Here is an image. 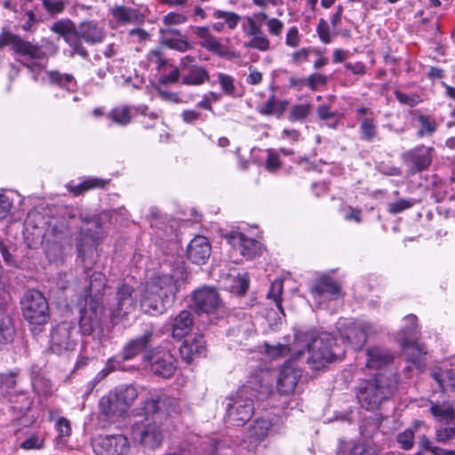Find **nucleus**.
<instances>
[{
    "mask_svg": "<svg viewBox=\"0 0 455 455\" xmlns=\"http://www.w3.org/2000/svg\"><path fill=\"white\" fill-rule=\"evenodd\" d=\"M272 390L261 372L250 377L245 385L241 387L235 395L228 398L226 420L231 425L243 426L250 420L254 413L253 399H261Z\"/></svg>",
    "mask_w": 455,
    "mask_h": 455,
    "instance_id": "nucleus-1",
    "label": "nucleus"
},
{
    "mask_svg": "<svg viewBox=\"0 0 455 455\" xmlns=\"http://www.w3.org/2000/svg\"><path fill=\"white\" fill-rule=\"evenodd\" d=\"M294 354L313 370H319L339 356L334 338L328 332L295 334Z\"/></svg>",
    "mask_w": 455,
    "mask_h": 455,
    "instance_id": "nucleus-2",
    "label": "nucleus"
},
{
    "mask_svg": "<svg viewBox=\"0 0 455 455\" xmlns=\"http://www.w3.org/2000/svg\"><path fill=\"white\" fill-rule=\"evenodd\" d=\"M178 291V281L172 275H156L141 289L140 307L146 314L162 315L172 304Z\"/></svg>",
    "mask_w": 455,
    "mask_h": 455,
    "instance_id": "nucleus-3",
    "label": "nucleus"
},
{
    "mask_svg": "<svg viewBox=\"0 0 455 455\" xmlns=\"http://www.w3.org/2000/svg\"><path fill=\"white\" fill-rule=\"evenodd\" d=\"M51 29L64 38L72 48V54L83 58H87L88 52L82 44V39L87 44H95L102 42L105 36L103 28L93 21H83L76 27L71 20H62L55 22Z\"/></svg>",
    "mask_w": 455,
    "mask_h": 455,
    "instance_id": "nucleus-4",
    "label": "nucleus"
},
{
    "mask_svg": "<svg viewBox=\"0 0 455 455\" xmlns=\"http://www.w3.org/2000/svg\"><path fill=\"white\" fill-rule=\"evenodd\" d=\"M397 384L396 374L379 373L374 379L362 383L357 393L358 401L366 410H375L383 401L391 397Z\"/></svg>",
    "mask_w": 455,
    "mask_h": 455,
    "instance_id": "nucleus-5",
    "label": "nucleus"
},
{
    "mask_svg": "<svg viewBox=\"0 0 455 455\" xmlns=\"http://www.w3.org/2000/svg\"><path fill=\"white\" fill-rule=\"evenodd\" d=\"M79 331L84 336L102 341L105 337V311L100 302L92 297H87L79 303Z\"/></svg>",
    "mask_w": 455,
    "mask_h": 455,
    "instance_id": "nucleus-6",
    "label": "nucleus"
},
{
    "mask_svg": "<svg viewBox=\"0 0 455 455\" xmlns=\"http://www.w3.org/2000/svg\"><path fill=\"white\" fill-rule=\"evenodd\" d=\"M82 225L80 227V235L77 238L78 257L84 263V267L91 263L89 258L94 255L95 246L103 237V231L100 219L96 216L80 217Z\"/></svg>",
    "mask_w": 455,
    "mask_h": 455,
    "instance_id": "nucleus-7",
    "label": "nucleus"
},
{
    "mask_svg": "<svg viewBox=\"0 0 455 455\" xmlns=\"http://www.w3.org/2000/svg\"><path fill=\"white\" fill-rule=\"evenodd\" d=\"M336 328L342 341L355 350L361 349L368 336L375 332V328L371 323L353 318L339 319Z\"/></svg>",
    "mask_w": 455,
    "mask_h": 455,
    "instance_id": "nucleus-8",
    "label": "nucleus"
},
{
    "mask_svg": "<svg viewBox=\"0 0 455 455\" xmlns=\"http://www.w3.org/2000/svg\"><path fill=\"white\" fill-rule=\"evenodd\" d=\"M132 439L149 450L159 448L164 438V429L161 422L151 420L148 417L136 421L132 426Z\"/></svg>",
    "mask_w": 455,
    "mask_h": 455,
    "instance_id": "nucleus-9",
    "label": "nucleus"
},
{
    "mask_svg": "<svg viewBox=\"0 0 455 455\" xmlns=\"http://www.w3.org/2000/svg\"><path fill=\"white\" fill-rule=\"evenodd\" d=\"M6 45H11L15 54L31 61V63L23 62L27 68L28 65L33 67L39 66L36 61L45 57V52L40 45L27 41L19 35L12 32H4L0 36V47Z\"/></svg>",
    "mask_w": 455,
    "mask_h": 455,
    "instance_id": "nucleus-10",
    "label": "nucleus"
},
{
    "mask_svg": "<svg viewBox=\"0 0 455 455\" xmlns=\"http://www.w3.org/2000/svg\"><path fill=\"white\" fill-rule=\"evenodd\" d=\"M22 313L31 324H44L49 318V307L44 295L36 290L26 292L22 301Z\"/></svg>",
    "mask_w": 455,
    "mask_h": 455,
    "instance_id": "nucleus-11",
    "label": "nucleus"
},
{
    "mask_svg": "<svg viewBox=\"0 0 455 455\" xmlns=\"http://www.w3.org/2000/svg\"><path fill=\"white\" fill-rule=\"evenodd\" d=\"M137 295L132 286L123 283L118 286L116 302L110 307V319L114 324L123 320L126 315L135 311Z\"/></svg>",
    "mask_w": 455,
    "mask_h": 455,
    "instance_id": "nucleus-12",
    "label": "nucleus"
},
{
    "mask_svg": "<svg viewBox=\"0 0 455 455\" xmlns=\"http://www.w3.org/2000/svg\"><path fill=\"white\" fill-rule=\"evenodd\" d=\"M434 148L425 145L416 146L403 154L401 158L411 174H416L427 170L432 164Z\"/></svg>",
    "mask_w": 455,
    "mask_h": 455,
    "instance_id": "nucleus-13",
    "label": "nucleus"
},
{
    "mask_svg": "<svg viewBox=\"0 0 455 455\" xmlns=\"http://www.w3.org/2000/svg\"><path fill=\"white\" fill-rule=\"evenodd\" d=\"M28 68L33 74L35 81L48 83L68 92H75L77 88L76 81L71 74L60 73L57 70L46 71L42 66L28 65Z\"/></svg>",
    "mask_w": 455,
    "mask_h": 455,
    "instance_id": "nucleus-14",
    "label": "nucleus"
},
{
    "mask_svg": "<svg viewBox=\"0 0 455 455\" xmlns=\"http://www.w3.org/2000/svg\"><path fill=\"white\" fill-rule=\"evenodd\" d=\"M75 326L71 322H62L57 324L51 333V349L55 354L72 351L76 347L74 339Z\"/></svg>",
    "mask_w": 455,
    "mask_h": 455,
    "instance_id": "nucleus-15",
    "label": "nucleus"
},
{
    "mask_svg": "<svg viewBox=\"0 0 455 455\" xmlns=\"http://www.w3.org/2000/svg\"><path fill=\"white\" fill-rule=\"evenodd\" d=\"M178 402L163 393H150L141 403V413L147 416L176 412Z\"/></svg>",
    "mask_w": 455,
    "mask_h": 455,
    "instance_id": "nucleus-16",
    "label": "nucleus"
},
{
    "mask_svg": "<svg viewBox=\"0 0 455 455\" xmlns=\"http://www.w3.org/2000/svg\"><path fill=\"white\" fill-rule=\"evenodd\" d=\"M150 371L158 377L171 378L177 368V361L168 350H154L148 357Z\"/></svg>",
    "mask_w": 455,
    "mask_h": 455,
    "instance_id": "nucleus-17",
    "label": "nucleus"
},
{
    "mask_svg": "<svg viewBox=\"0 0 455 455\" xmlns=\"http://www.w3.org/2000/svg\"><path fill=\"white\" fill-rule=\"evenodd\" d=\"M129 451V440L123 435H106L93 443L96 455H128Z\"/></svg>",
    "mask_w": 455,
    "mask_h": 455,
    "instance_id": "nucleus-18",
    "label": "nucleus"
},
{
    "mask_svg": "<svg viewBox=\"0 0 455 455\" xmlns=\"http://www.w3.org/2000/svg\"><path fill=\"white\" fill-rule=\"evenodd\" d=\"M193 307L197 313L211 314L221 307L219 292L212 287L204 286L194 291Z\"/></svg>",
    "mask_w": 455,
    "mask_h": 455,
    "instance_id": "nucleus-19",
    "label": "nucleus"
},
{
    "mask_svg": "<svg viewBox=\"0 0 455 455\" xmlns=\"http://www.w3.org/2000/svg\"><path fill=\"white\" fill-rule=\"evenodd\" d=\"M299 360L296 355L291 354V357L282 366L277 378V390L281 394H290L295 389L299 379L301 377V371L295 365V361Z\"/></svg>",
    "mask_w": 455,
    "mask_h": 455,
    "instance_id": "nucleus-20",
    "label": "nucleus"
},
{
    "mask_svg": "<svg viewBox=\"0 0 455 455\" xmlns=\"http://www.w3.org/2000/svg\"><path fill=\"white\" fill-rule=\"evenodd\" d=\"M225 239L242 256L252 258L260 252V243L252 238L245 236L241 232L231 231L227 233Z\"/></svg>",
    "mask_w": 455,
    "mask_h": 455,
    "instance_id": "nucleus-21",
    "label": "nucleus"
},
{
    "mask_svg": "<svg viewBox=\"0 0 455 455\" xmlns=\"http://www.w3.org/2000/svg\"><path fill=\"white\" fill-rule=\"evenodd\" d=\"M311 293L315 301L322 303L325 300L337 299L340 295V287L329 276L316 279L311 286Z\"/></svg>",
    "mask_w": 455,
    "mask_h": 455,
    "instance_id": "nucleus-22",
    "label": "nucleus"
},
{
    "mask_svg": "<svg viewBox=\"0 0 455 455\" xmlns=\"http://www.w3.org/2000/svg\"><path fill=\"white\" fill-rule=\"evenodd\" d=\"M113 19L118 25L143 24L146 14L139 8L125 5H116L111 9Z\"/></svg>",
    "mask_w": 455,
    "mask_h": 455,
    "instance_id": "nucleus-23",
    "label": "nucleus"
},
{
    "mask_svg": "<svg viewBox=\"0 0 455 455\" xmlns=\"http://www.w3.org/2000/svg\"><path fill=\"white\" fill-rule=\"evenodd\" d=\"M187 255L195 264H204L211 255V245L206 237L198 235L188 245Z\"/></svg>",
    "mask_w": 455,
    "mask_h": 455,
    "instance_id": "nucleus-24",
    "label": "nucleus"
},
{
    "mask_svg": "<svg viewBox=\"0 0 455 455\" xmlns=\"http://www.w3.org/2000/svg\"><path fill=\"white\" fill-rule=\"evenodd\" d=\"M152 336L153 331L151 330H148L143 333V335L134 338L127 342L121 351L124 359L129 361L140 355L149 346Z\"/></svg>",
    "mask_w": 455,
    "mask_h": 455,
    "instance_id": "nucleus-25",
    "label": "nucleus"
},
{
    "mask_svg": "<svg viewBox=\"0 0 455 455\" xmlns=\"http://www.w3.org/2000/svg\"><path fill=\"white\" fill-rule=\"evenodd\" d=\"M204 351L205 339L202 335L186 339L180 347V355L188 363H189L194 357L203 355Z\"/></svg>",
    "mask_w": 455,
    "mask_h": 455,
    "instance_id": "nucleus-26",
    "label": "nucleus"
},
{
    "mask_svg": "<svg viewBox=\"0 0 455 455\" xmlns=\"http://www.w3.org/2000/svg\"><path fill=\"white\" fill-rule=\"evenodd\" d=\"M212 17L218 20V21L212 25L213 30L218 33L222 32L225 27L229 30L235 29L242 20V16L235 12L219 9L213 11Z\"/></svg>",
    "mask_w": 455,
    "mask_h": 455,
    "instance_id": "nucleus-27",
    "label": "nucleus"
},
{
    "mask_svg": "<svg viewBox=\"0 0 455 455\" xmlns=\"http://www.w3.org/2000/svg\"><path fill=\"white\" fill-rule=\"evenodd\" d=\"M193 320L188 310L180 311L172 322V334L174 339H181L191 331Z\"/></svg>",
    "mask_w": 455,
    "mask_h": 455,
    "instance_id": "nucleus-28",
    "label": "nucleus"
},
{
    "mask_svg": "<svg viewBox=\"0 0 455 455\" xmlns=\"http://www.w3.org/2000/svg\"><path fill=\"white\" fill-rule=\"evenodd\" d=\"M430 374L442 391L448 389L455 391V371L453 369L434 367Z\"/></svg>",
    "mask_w": 455,
    "mask_h": 455,
    "instance_id": "nucleus-29",
    "label": "nucleus"
},
{
    "mask_svg": "<svg viewBox=\"0 0 455 455\" xmlns=\"http://www.w3.org/2000/svg\"><path fill=\"white\" fill-rule=\"evenodd\" d=\"M99 407L101 414L106 417L122 416L125 412L113 392L101 397Z\"/></svg>",
    "mask_w": 455,
    "mask_h": 455,
    "instance_id": "nucleus-30",
    "label": "nucleus"
},
{
    "mask_svg": "<svg viewBox=\"0 0 455 455\" xmlns=\"http://www.w3.org/2000/svg\"><path fill=\"white\" fill-rule=\"evenodd\" d=\"M366 366L370 369H380L393 361L392 355L386 349L373 347L367 352Z\"/></svg>",
    "mask_w": 455,
    "mask_h": 455,
    "instance_id": "nucleus-31",
    "label": "nucleus"
},
{
    "mask_svg": "<svg viewBox=\"0 0 455 455\" xmlns=\"http://www.w3.org/2000/svg\"><path fill=\"white\" fill-rule=\"evenodd\" d=\"M210 79L208 71L202 66H193L181 77L182 84L189 86H198Z\"/></svg>",
    "mask_w": 455,
    "mask_h": 455,
    "instance_id": "nucleus-32",
    "label": "nucleus"
},
{
    "mask_svg": "<svg viewBox=\"0 0 455 455\" xmlns=\"http://www.w3.org/2000/svg\"><path fill=\"white\" fill-rule=\"evenodd\" d=\"M112 392L118 398V401L125 412L132 406L139 395L136 387L132 385H121L116 387Z\"/></svg>",
    "mask_w": 455,
    "mask_h": 455,
    "instance_id": "nucleus-33",
    "label": "nucleus"
},
{
    "mask_svg": "<svg viewBox=\"0 0 455 455\" xmlns=\"http://www.w3.org/2000/svg\"><path fill=\"white\" fill-rule=\"evenodd\" d=\"M404 324L403 325L400 332L398 333L397 339L399 342L403 341L406 338L408 341H415L418 339L417 317L414 315H408L403 319Z\"/></svg>",
    "mask_w": 455,
    "mask_h": 455,
    "instance_id": "nucleus-34",
    "label": "nucleus"
},
{
    "mask_svg": "<svg viewBox=\"0 0 455 455\" xmlns=\"http://www.w3.org/2000/svg\"><path fill=\"white\" fill-rule=\"evenodd\" d=\"M417 121L419 124V129L417 131L419 138L431 137L437 131L438 124L429 115L419 114L417 116Z\"/></svg>",
    "mask_w": 455,
    "mask_h": 455,
    "instance_id": "nucleus-35",
    "label": "nucleus"
},
{
    "mask_svg": "<svg viewBox=\"0 0 455 455\" xmlns=\"http://www.w3.org/2000/svg\"><path fill=\"white\" fill-rule=\"evenodd\" d=\"M430 411L434 417L440 421H445L447 424H452L455 418V411L452 406L448 403H433Z\"/></svg>",
    "mask_w": 455,
    "mask_h": 455,
    "instance_id": "nucleus-36",
    "label": "nucleus"
},
{
    "mask_svg": "<svg viewBox=\"0 0 455 455\" xmlns=\"http://www.w3.org/2000/svg\"><path fill=\"white\" fill-rule=\"evenodd\" d=\"M400 345L408 360L413 363H418L425 354L423 348L416 341H408L407 338L400 342Z\"/></svg>",
    "mask_w": 455,
    "mask_h": 455,
    "instance_id": "nucleus-37",
    "label": "nucleus"
},
{
    "mask_svg": "<svg viewBox=\"0 0 455 455\" xmlns=\"http://www.w3.org/2000/svg\"><path fill=\"white\" fill-rule=\"evenodd\" d=\"M131 111L132 108L128 106L116 107L108 114V117L113 123L121 126H125L130 124L132 120Z\"/></svg>",
    "mask_w": 455,
    "mask_h": 455,
    "instance_id": "nucleus-38",
    "label": "nucleus"
},
{
    "mask_svg": "<svg viewBox=\"0 0 455 455\" xmlns=\"http://www.w3.org/2000/svg\"><path fill=\"white\" fill-rule=\"evenodd\" d=\"M105 184H106V181L104 180L98 179V178H89L78 185H76V186L68 185V188L75 196H78V195L82 194L83 192L87 191L92 188H103L105 186Z\"/></svg>",
    "mask_w": 455,
    "mask_h": 455,
    "instance_id": "nucleus-39",
    "label": "nucleus"
},
{
    "mask_svg": "<svg viewBox=\"0 0 455 455\" xmlns=\"http://www.w3.org/2000/svg\"><path fill=\"white\" fill-rule=\"evenodd\" d=\"M283 289V282L281 279H275L270 285L269 291L267 293V297L272 299L279 311L283 314V309L282 307V299L281 295Z\"/></svg>",
    "mask_w": 455,
    "mask_h": 455,
    "instance_id": "nucleus-40",
    "label": "nucleus"
},
{
    "mask_svg": "<svg viewBox=\"0 0 455 455\" xmlns=\"http://www.w3.org/2000/svg\"><path fill=\"white\" fill-rule=\"evenodd\" d=\"M265 350L267 355L272 359H278L280 357L285 356L292 351L294 353V347L291 348L290 347L283 344H276L271 346L269 344H265Z\"/></svg>",
    "mask_w": 455,
    "mask_h": 455,
    "instance_id": "nucleus-41",
    "label": "nucleus"
},
{
    "mask_svg": "<svg viewBox=\"0 0 455 455\" xmlns=\"http://www.w3.org/2000/svg\"><path fill=\"white\" fill-rule=\"evenodd\" d=\"M69 228L68 223L65 220H59L56 218H52L48 222V227L46 229V234L52 236H58L59 235L63 234Z\"/></svg>",
    "mask_w": 455,
    "mask_h": 455,
    "instance_id": "nucleus-42",
    "label": "nucleus"
},
{
    "mask_svg": "<svg viewBox=\"0 0 455 455\" xmlns=\"http://www.w3.org/2000/svg\"><path fill=\"white\" fill-rule=\"evenodd\" d=\"M361 138L367 141H371L376 136V125L372 119L364 118L360 124Z\"/></svg>",
    "mask_w": 455,
    "mask_h": 455,
    "instance_id": "nucleus-43",
    "label": "nucleus"
},
{
    "mask_svg": "<svg viewBox=\"0 0 455 455\" xmlns=\"http://www.w3.org/2000/svg\"><path fill=\"white\" fill-rule=\"evenodd\" d=\"M217 76L223 92L228 96H234L235 92V78L224 73H218Z\"/></svg>",
    "mask_w": 455,
    "mask_h": 455,
    "instance_id": "nucleus-44",
    "label": "nucleus"
},
{
    "mask_svg": "<svg viewBox=\"0 0 455 455\" xmlns=\"http://www.w3.org/2000/svg\"><path fill=\"white\" fill-rule=\"evenodd\" d=\"M245 46L260 52H267L270 49V41L267 36L262 33L259 36L251 38L250 41L245 44Z\"/></svg>",
    "mask_w": 455,
    "mask_h": 455,
    "instance_id": "nucleus-45",
    "label": "nucleus"
},
{
    "mask_svg": "<svg viewBox=\"0 0 455 455\" xmlns=\"http://www.w3.org/2000/svg\"><path fill=\"white\" fill-rule=\"evenodd\" d=\"M188 17L184 12H171L163 18V23L165 26L181 25L188 21Z\"/></svg>",
    "mask_w": 455,
    "mask_h": 455,
    "instance_id": "nucleus-46",
    "label": "nucleus"
},
{
    "mask_svg": "<svg viewBox=\"0 0 455 455\" xmlns=\"http://www.w3.org/2000/svg\"><path fill=\"white\" fill-rule=\"evenodd\" d=\"M414 204L413 199H399L387 204V211L391 214L400 213L410 209Z\"/></svg>",
    "mask_w": 455,
    "mask_h": 455,
    "instance_id": "nucleus-47",
    "label": "nucleus"
},
{
    "mask_svg": "<svg viewBox=\"0 0 455 455\" xmlns=\"http://www.w3.org/2000/svg\"><path fill=\"white\" fill-rule=\"evenodd\" d=\"M396 441L402 449L408 451L413 446L414 432L411 429H405L397 435Z\"/></svg>",
    "mask_w": 455,
    "mask_h": 455,
    "instance_id": "nucleus-48",
    "label": "nucleus"
},
{
    "mask_svg": "<svg viewBox=\"0 0 455 455\" xmlns=\"http://www.w3.org/2000/svg\"><path fill=\"white\" fill-rule=\"evenodd\" d=\"M127 361L124 359L121 352L109 359L107 360L105 367L108 372H114L116 371H124V363Z\"/></svg>",
    "mask_w": 455,
    "mask_h": 455,
    "instance_id": "nucleus-49",
    "label": "nucleus"
},
{
    "mask_svg": "<svg viewBox=\"0 0 455 455\" xmlns=\"http://www.w3.org/2000/svg\"><path fill=\"white\" fill-rule=\"evenodd\" d=\"M164 44L172 50H176L180 52H185L192 48V45L183 38H170L165 39Z\"/></svg>",
    "mask_w": 455,
    "mask_h": 455,
    "instance_id": "nucleus-50",
    "label": "nucleus"
},
{
    "mask_svg": "<svg viewBox=\"0 0 455 455\" xmlns=\"http://www.w3.org/2000/svg\"><path fill=\"white\" fill-rule=\"evenodd\" d=\"M309 105H295L291 108L289 119L292 122L303 120L309 114Z\"/></svg>",
    "mask_w": 455,
    "mask_h": 455,
    "instance_id": "nucleus-51",
    "label": "nucleus"
},
{
    "mask_svg": "<svg viewBox=\"0 0 455 455\" xmlns=\"http://www.w3.org/2000/svg\"><path fill=\"white\" fill-rule=\"evenodd\" d=\"M301 41V35L297 27L292 26L289 28L285 36V44L287 46L296 48L299 45Z\"/></svg>",
    "mask_w": 455,
    "mask_h": 455,
    "instance_id": "nucleus-52",
    "label": "nucleus"
},
{
    "mask_svg": "<svg viewBox=\"0 0 455 455\" xmlns=\"http://www.w3.org/2000/svg\"><path fill=\"white\" fill-rule=\"evenodd\" d=\"M24 16L27 20L20 24L21 29L26 32H35L36 24L38 23L36 13L32 10H28L25 12Z\"/></svg>",
    "mask_w": 455,
    "mask_h": 455,
    "instance_id": "nucleus-53",
    "label": "nucleus"
},
{
    "mask_svg": "<svg viewBox=\"0 0 455 455\" xmlns=\"http://www.w3.org/2000/svg\"><path fill=\"white\" fill-rule=\"evenodd\" d=\"M42 3L47 12L52 15L60 13L65 9V2L63 0H42Z\"/></svg>",
    "mask_w": 455,
    "mask_h": 455,
    "instance_id": "nucleus-54",
    "label": "nucleus"
},
{
    "mask_svg": "<svg viewBox=\"0 0 455 455\" xmlns=\"http://www.w3.org/2000/svg\"><path fill=\"white\" fill-rule=\"evenodd\" d=\"M447 427H441L436 429L435 437L440 443H445L451 439L455 435V427L452 424H447Z\"/></svg>",
    "mask_w": 455,
    "mask_h": 455,
    "instance_id": "nucleus-55",
    "label": "nucleus"
},
{
    "mask_svg": "<svg viewBox=\"0 0 455 455\" xmlns=\"http://www.w3.org/2000/svg\"><path fill=\"white\" fill-rule=\"evenodd\" d=\"M110 374V372H108V369L104 366V368L102 370H100L96 375L95 377L90 380L87 384H86V387H85V391H84V395H90L93 389L95 388V387L100 382L102 381L103 379H105L108 375Z\"/></svg>",
    "mask_w": 455,
    "mask_h": 455,
    "instance_id": "nucleus-56",
    "label": "nucleus"
},
{
    "mask_svg": "<svg viewBox=\"0 0 455 455\" xmlns=\"http://www.w3.org/2000/svg\"><path fill=\"white\" fill-rule=\"evenodd\" d=\"M105 275L100 272H94L91 275L90 290L95 293H100L105 286Z\"/></svg>",
    "mask_w": 455,
    "mask_h": 455,
    "instance_id": "nucleus-57",
    "label": "nucleus"
},
{
    "mask_svg": "<svg viewBox=\"0 0 455 455\" xmlns=\"http://www.w3.org/2000/svg\"><path fill=\"white\" fill-rule=\"evenodd\" d=\"M397 100L410 107H414L421 101V98L417 94H406L399 91L395 92Z\"/></svg>",
    "mask_w": 455,
    "mask_h": 455,
    "instance_id": "nucleus-58",
    "label": "nucleus"
},
{
    "mask_svg": "<svg viewBox=\"0 0 455 455\" xmlns=\"http://www.w3.org/2000/svg\"><path fill=\"white\" fill-rule=\"evenodd\" d=\"M147 59L150 64L156 65L157 70H161L166 65V60L159 49L150 51Z\"/></svg>",
    "mask_w": 455,
    "mask_h": 455,
    "instance_id": "nucleus-59",
    "label": "nucleus"
},
{
    "mask_svg": "<svg viewBox=\"0 0 455 455\" xmlns=\"http://www.w3.org/2000/svg\"><path fill=\"white\" fill-rule=\"evenodd\" d=\"M316 32L319 36V38L320 40L323 43V44H330L331 41V35H330V29H329V25L327 23V21L323 19H320L319 20V22H318V25H317V28H316Z\"/></svg>",
    "mask_w": 455,
    "mask_h": 455,
    "instance_id": "nucleus-60",
    "label": "nucleus"
},
{
    "mask_svg": "<svg viewBox=\"0 0 455 455\" xmlns=\"http://www.w3.org/2000/svg\"><path fill=\"white\" fill-rule=\"evenodd\" d=\"M267 31L274 36H280L283 29V22L276 18H270L267 20Z\"/></svg>",
    "mask_w": 455,
    "mask_h": 455,
    "instance_id": "nucleus-61",
    "label": "nucleus"
},
{
    "mask_svg": "<svg viewBox=\"0 0 455 455\" xmlns=\"http://www.w3.org/2000/svg\"><path fill=\"white\" fill-rule=\"evenodd\" d=\"M12 207V199L4 193H0V220L4 219Z\"/></svg>",
    "mask_w": 455,
    "mask_h": 455,
    "instance_id": "nucleus-62",
    "label": "nucleus"
},
{
    "mask_svg": "<svg viewBox=\"0 0 455 455\" xmlns=\"http://www.w3.org/2000/svg\"><path fill=\"white\" fill-rule=\"evenodd\" d=\"M281 166V162L277 154L272 150H268L266 160V169L270 172H276Z\"/></svg>",
    "mask_w": 455,
    "mask_h": 455,
    "instance_id": "nucleus-63",
    "label": "nucleus"
},
{
    "mask_svg": "<svg viewBox=\"0 0 455 455\" xmlns=\"http://www.w3.org/2000/svg\"><path fill=\"white\" fill-rule=\"evenodd\" d=\"M276 106L275 97L272 95L264 105L258 108V111L263 116H271L275 114Z\"/></svg>",
    "mask_w": 455,
    "mask_h": 455,
    "instance_id": "nucleus-64",
    "label": "nucleus"
}]
</instances>
